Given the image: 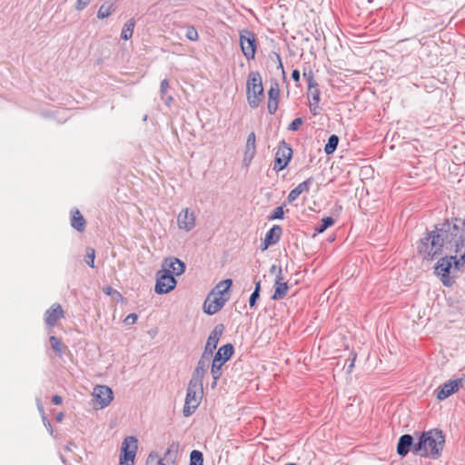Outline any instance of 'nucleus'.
<instances>
[{
	"label": "nucleus",
	"mask_w": 465,
	"mask_h": 465,
	"mask_svg": "<svg viewBox=\"0 0 465 465\" xmlns=\"http://www.w3.org/2000/svg\"><path fill=\"white\" fill-rule=\"evenodd\" d=\"M463 240L465 222L457 218L454 221L445 220L436 224L433 230L426 231L424 236L417 242V252L427 261L440 255L444 250L458 254L462 251Z\"/></svg>",
	"instance_id": "obj_1"
},
{
	"label": "nucleus",
	"mask_w": 465,
	"mask_h": 465,
	"mask_svg": "<svg viewBox=\"0 0 465 465\" xmlns=\"http://www.w3.org/2000/svg\"><path fill=\"white\" fill-rule=\"evenodd\" d=\"M445 443V435L438 429L423 431L412 449V453L423 458L437 460L440 457Z\"/></svg>",
	"instance_id": "obj_2"
},
{
	"label": "nucleus",
	"mask_w": 465,
	"mask_h": 465,
	"mask_svg": "<svg viewBox=\"0 0 465 465\" xmlns=\"http://www.w3.org/2000/svg\"><path fill=\"white\" fill-rule=\"evenodd\" d=\"M203 396V384L189 381L183 413L184 417L193 415L199 407Z\"/></svg>",
	"instance_id": "obj_3"
},
{
	"label": "nucleus",
	"mask_w": 465,
	"mask_h": 465,
	"mask_svg": "<svg viewBox=\"0 0 465 465\" xmlns=\"http://www.w3.org/2000/svg\"><path fill=\"white\" fill-rule=\"evenodd\" d=\"M246 91L249 105L257 108L263 97L262 76L258 71H252L248 74Z\"/></svg>",
	"instance_id": "obj_4"
},
{
	"label": "nucleus",
	"mask_w": 465,
	"mask_h": 465,
	"mask_svg": "<svg viewBox=\"0 0 465 465\" xmlns=\"http://www.w3.org/2000/svg\"><path fill=\"white\" fill-rule=\"evenodd\" d=\"M233 352V345L232 343H227L220 347L217 352L215 353L211 366V374L213 380L212 384L213 388H214L217 385V381L223 374V365L231 359Z\"/></svg>",
	"instance_id": "obj_5"
},
{
	"label": "nucleus",
	"mask_w": 465,
	"mask_h": 465,
	"mask_svg": "<svg viewBox=\"0 0 465 465\" xmlns=\"http://www.w3.org/2000/svg\"><path fill=\"white\" fill-rule=\"evenodd\" d=\"M452 257L440 258L434 266V274L445 287H451L455 283V275H451Z\"/></svg>",
	"instance_id": "obj_6"
},
{
	"label": "nucleus",
	"mask_w": 465,
	"mask_h": 465,
	"mask_svg": "<svg viewBox=\"0 0 465 465\" xmlns=\"http://www.w3.org/2000/svg\"><path fill=\"white\" fill-rule=\"evenodd\" d=\"M137 448V439L135 437L129 436L125 438L121 446L119 465H134Z\"/></svg>",
	"instance_id": "obj_7"
},
{
	"label": "nucleus",
	"mask_w": 465,
	"mask_h": 465,
	"mask_svg": "<svg viewBox=\"0 0 465 465\" xmlns=\"http://www.w3.org/2000/svg\"><path fill=\"white\" fill-rule=\"evenodd\" d=\"M240 45L242 52L247 60L254 59L257 50V41L253 32L248 29L241 31Z\"/></svg>",
	"instance_id": "obj_8"
},
{
	"label": "nucleus",
	"mask_w": 465,
	"mask_h": 465,
	"mask_svg": "<svg viewBox=\"0 0 465 465\" xmlns=\"http://www.w3.org/2000/svg\"><path fill=\"white\" fill-rule=\"evenodd\" d=\"M177 284L173 275H170L169 271L160 270L156 274V283L154 291L158 294L168 293L173 291Z\"/></svg>",
	"instance_id": "obj_9"
},
{
	"label": "nucleus",
	"mask_w": 465,
	"mask_h": 465,
	"mask_svg": "<svg viewBox=\"0 0 465 465\" xmlns=\"http://www.w3.org/2000/svg\"><path fill=\"white\" fill-rule=\"evenodd\" d=\"M229 300L226 297L210 292L203 302V312L208 315H213L221 311Z\"/></svg>",
	"instance_id": "obj_10"
},
{
	"label": "nucleus",
	"mask_w": 465,
	"mask_h": 465,
	"mask_svg": "<svg viewBox=\"0 0 465 465\" xmlns=\"http://www.w3.org/2000/svg\"><path fill=\"white\" fill-rule=\"evenodd\" d=\"M292 155V148L283 141L275 153L273 170L280 172L290 163Z\"/></svg>",
	"instance_id": "obj_11"
},
{
	"label": "nucleus",
	"mask_w": 465,
	"mask_h": 465,
	"mask_svg": "<svg viewBox=\"0 0 465 465\" xmlns=\"http://www.w3.org/2000/svg\"><path fill=\"white\" fill-rule=\"evenodd\" d=\"M223 324L220 323L215 325V327L211 331L207 339L204 351L203 352V355L208 356L210 358L213 356V351L217 348L218 342L223 333Z\"/></svg>",
	"instance_id": "obj_12"
},
{
	"label": "nucleus",
	"mask_w": 465,
	"mask_h": 465,
	"mask_svg": "<svg viewBox=\"0 0 465 465\" xmlns=\"http://www.w3.org/2000/svg\"><path fill=\"white\" fill-rule=\"evenodd\" d=\"M93 396L96 399L99 409L106 408L114 400L113 391L106 385H96L94 388Z\"/></svg>",
	"instance_id": "obj_13"
},
{
	"label": "nucleus",
	"mask_w": 465,
	"mask_h": 465,
	"mask_svg": "<svg viewBox=\"0 0 465 465\" xmlns=\"http://www.w3.org/2000/svg\"><path fill=\"white\" fill-rule=\"evenodd\" d=\"M196 216L193 210L183 209L177 216L179 229L190 232L195 227Z\"/></svg>",
	"instance_id": "obj_14"
},
{
	"label": "nucleus",
	"mask_w": 465,
	"mask_h": 465,
	"mask_svg": "<svg viewBox=\"0 0 465 465\" xmlns=\"http://www.w3.org/2000/svg\"><path fill=\"white\" fill-rule=\"evenodd\" d=\"M64 317V312L59 303H54L45 313V322L49 327H54L57 322Z\"/></svg>",
	"instance_id": "obj_15"
},
{
	"label": "nucleus",
	"mask_w": 465,
	"mask_h": 465,
	"mask_svg": "<svg viewBox=\"0 0 465 465\" xmlns=\"http://www.w3.org/2000/svg\"><path fill=\"white\" fill-rule=\"evenodd\" d=\"M162 269L169 271L170 275L179 276L183 273L185 264L180 259L175 257L166 258L162 265Z\"/></svg>",
	"instance_id": "obj_16"
},
{
	"label": "nucleus",
	"mask_w": 465,
	"mask_h": 465,
	"mask_svg": "<svg viewBox=\"0 0 465 465\" xmlns=\"http://www.w3.org/2000/svg\"><path fill=\"white\" fill-rule=\"evenodd\" d=\"M210 360V357L202 354L190 381L203 384V377L209 368Z\"/></svg>",
	"instance_id": "obj_17"
},
{
	"label": "nucleus",
	"mask_w": 465,
	"mask_h": 465,
	"mask_svg": "<svg viewBox=\"0 0 465 465\" xmlns=\"http://www.w3.org/2000/svg\"><path fill=\"white\" fill-rule=\"evenodd\" d=\"M289 286L286 282H284V277L282 276V269L279 268V272L275 278L274 282V292L272 296V300H282L288 292Z\"/></svg>",
	"instance_id": "obj_18"
},
{
	"label": "nucleus",
	"mask_w": 465,
	"mask_h": 465,
	"mask_svg": "<svg viewBox=\"0 0 465 465\" xmlns=\"http://www.w3.org/2000/svg\"><path fill=\"white\" fill-rule=\"evenodd\" d=\"M256 154V135L254 132L249 134L244 149L243 163L245 166L250 165Z\"/></svg>",
	"instance_id": "obj_19"
},
{
	"label": "nucleus",
	"mask_w": 465,
	"mask_h": 465,
	"mask_svg": "<svg viewBox=\"0 0 465 465\" xmlns=\"http://www.w3.org/2000/svg\"><path fill=\"white\" fill-rule=\"evenodd\" d=\"M460 380H452L444 383L436 390L437 399L443 401L458 391Z\"/></svg>",
	"instance_id": "obj_20"
},
{
	"label": "nucleus",
	"mask_w": 465,
	"mask_h": 465,
	"mask_svg": "<svg viewBox=\"0 0 465 465\" xmlns=\"http://www.w3.org/2000/svg\"><path fill=\"white\" fill-rule=\"evenodd\" d=\"M282 229L280 225H273L265 234L262 243V250L264 251L271 245L276 244L282 236Z\"/></svg>",
	"instance_id": "obj_21"
},
{
	"label": "nucleus",
	"mask_w": 465,
	"mask_h": 465,
	"mask_svg": "<svg viewBox=\"0 0 465 465\" xmlns=\"http://www.w3.org/2000/svg\"><path fill=\"white\" fill-rule=\"evenodd\" d=\"M414 444L411 435L404 434L401 436L397 444V453L401 457H405L411 450L412 451Z\"/></svg>",
	"instance_id": "obj_22"
},
{
	"label": "nucleus",
	"mask_w": 465,
	"mask_h": 465,
	"mask_svg": "<svg viewBox=\"0 0 465 465\" xmlns=\"http://www.w3.org/2000/svg\"><path fill=\"white\" fill-rule=\"evenodd\" d=\"M313 183V178L309 177L302 183H299L295 188H293L288 194V202H294L302 193H308L310 188Z\"/></svg>",
	"instance_id": "obj_23"
},
{
	"label": "nucleus",
	"mask_w": 465,
	"mask_h": 465,
	"mask_svg": "<svg viewBox=\"0 0 465 465\" xmlns=\"http://www.w3.org/2000/svg\"><path fill=\"white\" fill-rule=\"evenodd\" d=\"M71 226L79 232L85 230L86 221L78 209L71 212Z\"/></svg>",
	"instance_id": "obj_24"
},
{
	"label": "nucleus",
	"mask_w": 465,
	"mask_h": 465,
	"mask_svg": "<svg viewBox=\"0 0 465 465\" xmlns=\"http://www.w3.org/2000/svg\"><path fill=\"white\" fill-rule=\"evenodd\" d=\"M232 280L226 279V280L219 282L211 292H214L217 295H221V296L230 299L231 294H230L229 290L232 287Z\"/></svg>",
	"instance_id": "obj_25"
},
{
	"label": "nucleus",
	"mask_w": 465,
	"mask_h": 465,
	"mask_svg": "<svg viewBox=\"0 0 465 465\" xmlns=\"http://www.w3.org/2000/svg\"><path fill=\"white\" fill-rule=\"evenodd\" d=\"M135 26V21L134 18L129 19L124 25L122 29L121 33V38L124 40H129L134 34V29Z\"/></svg>",
	"instance_id": "obj_26"
},
{
	"label": "nucleus",
	"mask_w": 465,
	"mask_h": 465,
	"mask_svg": "<svg viewBox=\"0 0 465 465\" xmlns=\"http://www.w3.org/2000/svg\"><path fill=\"white\" fill-rule=\"evenodd\" d=\"M462 251L460 252V255L458 257L457 255H450L449 257H452V266L455 270L460 271V268L465 264V240L462 242Z\"/></svg>",
	"instance_id": "obj_27"
},
{
	"label": "nucleus",
	"mask_w": 465,
	"mask_h": 465,
	"mask_svg": "<svg viewBox=\"0 0 465 465\" xmlns=\"http://www.w3.org/2000/svg\"><path fill=\"white\" fill-rule=\"evenodd\" d=\"M338 143H339V137L336 134H331L329 137L328 142L324 146L325 153L327 155L333 153L335 152V150L337 149Z\"/></svg>",
	"instance_id": "obj_28"
},
{
	"label": "nucleus",
	"mask_w": 465,
	"mask_h": 465,
	"mask_svg": "<svg viewBox=\"0 0 465 465\" xmlns=\"http://www.w3.org/2000/svg\"><path fill=\"white\" fill-rule=\"evenodd\" d=\"M49 342H50L52 349L56 352V354L58 356L61 357L64 352L63 351L64 346H63L61 341L58 338H56L55 336L51 335L49 337Z\"/></svg>",
	"instance_id": "obj_29"
},
{
	"label": "nucleus",
	"mask_w": 465,
	"mask_h": 465,
	"mask_svg": "<svg viewBox=\"0 0 465 465\" xmlns=\"http://www.w3.org/2000/svg\"><path fill=\"white\" fill-rule=\"evenodd\" d=\"M114 12V5L112 4L106 5L104 4L100 6L97 12V17L100 19H104L112 15Z\"/></svg>",
	"instance_id": "obj_30"
},
{
	"label": "nucleus",
	"mask_w": 465,
	"mask_h": 465,
	"mask_svg": "<svg viewBox=\"0 0 465 465\" xmlns=\"http://www.w3.org/2000/svg\"><path fill=\"white\" fill-rule=\"evenodd\" d=\"M203 456L200 450H193L190 454V465H203Z\"/></svg>",
	"instance_id": "obj_31"
},
{
	"label": "nucleus",
	"mask_w": 465,
	"mask_h": 465,
	"mask_svg": "<svg viewBox=\"0 0 465 465\" xmlns=\"http://www.w3.org/2000/svg\"><path fill=\"white\" fill-rule=\"evenodd\" d=\"M334 223V220L331 217H324L321 221V224L315 228V231L319 233L323 232L329 227Z\"/></svg>",
	"instance_id": "obj_32"
},
{
	"label": "nucleus",
	"mask_w": 465,
	"mask_h": 465,
	"mask_svg": "<svg viewBox=\"0 0 465 465\" xmlns=\"http://www.w3.org/2000/svg\"><path fill=\"white\" fill-rule=\"evenodd\" d=\"M303 77L307 81L308 90L318 87V84L314 78V74L312 70L303 73Z\"/></svg>",
	"instance_id": "obj_33"
},
{
	"label": "nucleus",
	"mask_w": 465,
	"mask_h": 465,
	"mask_svg": "<svg viewBox=\"0 0 465 465\" xmlns=\"http://www.w3.org/2000/svg\"><path fill=\"white\" fill-rule=\"evenodd\" d=\"M308 98L310 102H314V104H319L321 100V91L319 87H315L308 90Z\"/></svg>",
	"instance_id": "obj_34"
},
{
	"label": "nucleus",
	"mask_w": 465,
	"mask_h": 465,
	"mask_svg": "<svg viewBox=\"0 0 465 465\" xmlns=\"http://www.w3.org/2000/svg\"><path fill=\"white\" fill-rule=\"evenodd\" d=\"M186 37L190 41H196L199 38V35L194 26L189 25L186 27Z\"/></svg>",
	"instance_id": "obj_35"
},
{
	"label": "nucleus",
	"mask_w": 465,
	"mask_h": 465,
	"mask_svg": "<svg viewBox=\"0 0 465 465\" xmlns=\"http://www.w3.org/2000/svg\"><path fill=\"white\" fill-rule=\"evenodd\" d=\"M94 258L95 252L93 248H88L86 250V263L91 267L94 268Z\"/></svg>",
	"instance_id": "obj_36"
},
{
	"label": "nucleus",
	"mask_w": 465,
	"mask_h": 465,
	"mask_svg": "<svg viewBox=\"0 0 465 465\" xmlns=\"http://www.w3.org/2000/svg\"><path fill=\"white\" fill-rule=\"evenodd\" d=\"M284 212L282 206L276 207L269 216V220L283 219Z\"/></svg>",
	"instance_id": "obj_37"
},
{
	"label": "nucleus",
	"mask_w": 465,
	"mask_h": 465,
	"mask_svg": "<svg viewBox=\"0 0 465 465\" xmlns=\"http://www.w3.org/2000/svg\"><path fill=\"white\" fill-rule=\"evenodd\" d=\"M279 93H280V91H279L278 84L272 85L268 92L269 99H272V100L278 99Z\"/></svg>",
	"instance_id": "obj_38"
},
{
	"label": "nucleus",
	"mask_w": 465,
	"mask_h": 465,
	"mask_svg": "<svg viewBox=\"0 0 465 465\" xmlns=\"http://www.w3.org/2000/svg\"><path fill=\"white\" fill-rule=\"evenodd\" d=\"M302 123H303L302 118L297 117L289 124L288 130L297 131V130H299V128L301 127Z\"/></svg>",
	"instance_id": "obj_39"
},
{
	"label": "nucleus",
	"mask_w": 465,
	"mask_h": 465,
	"mask_svg": "<svg viewBox=\"0 0 465 465\" xmlns=\"http://www.w3.org/2000/svg\"><path fill=\"white\" fill-rule=\"evenodd\" d=\"M278 109V99L272 100L268 99V111L270 114H273Z\"/></svg>",
	"instance_id": "obj_40"
},
{
	"label": "nucleus",
	"mask_w": 465,
	"mask_h": 465,
	"mask_svg": "<svg viewBox=\"0 0 465 465\" xmlns=\"http://www.w3.org/2000/svg\"><path fill=\"white\" fill-rule=\"evenodd\" d=\"M169 87H170L169 81L167 79H163L161 82V86H160L161 98H164V94L167 93V90L169 89Z\"/></svg>",
	"instance_id": "obj_41"
},
{
	"label": "nucleus",
	"mask_w": 465,
	"mask_h": 465,
	"mask_svg": "<svg viewBox=\"0 0 465 465\" xmlns=\"http://www.w3.org/2000/svg\"><path fill=\"white\" fill-rule=\"evenodd\" d=\"M91 1L92 0H77L75 4V9L77 11L84 10L91 3Z\"/></svg>",
	"instance_id": "obj_42"
},
{
	"label": "nucleus",
	"mask_w": 465,
	"mask_h": 465,
	"mask_svg": "<svg viewBox=\"0 0 465 465\" xmlns=\"http://www.w3.org/2000/svg\"><path fill=\"white\" fill-rule=\"evenodd\" d=\"M259 298H260V292L253 291L249 299L250 307H253L256 304V302Z\"/></svg>",
	"instance_id": "obj_43"
},
{
	"label": "nucleus",
	"mask_w": 465,
	"mask_h": 465,
	"mask_svg": "<svg viewBox=\"0 0 465 465\" xmlns=\"http://www.w3.org/2000/svg\"><path fill=\"white\" fill-rule=\"evenodd\" d=\"M137 314L135 313H130L129 315L126 316V318L124 319V323L128 324V325H132L134 323H135V322L137 321Z\"/></svg>",
	"instance_id": "obj_44"
},
{
	"label": "nucleus",
	"mask_w": 465,
	"mask_h": 465,
	"mask_svg": "<svg viewBox=\"0 0 465 465\" xmlns=\"http://www.w3.org/2000/svg\"><path fill=\"white\" fill-rule=\"evenodd\" d=\"M104 293L107 295L116 294L119 297H122L121 293L115 290H114L112 287L107 286L104 289Z\"/></svg>",
	"instance_id": "obj_45"
},
{
	"label": "nucleus",
	"mask_w": 465,
	"mask_h": 465,
	"mask_svg": "<svg viewBox=\"0 0 465 465\" xmlns=\"http://www.w3.org/2000/svg\"><path fill=\"white\" fill-rule=\"evenodd\" d=\"M301 74L298 69H294L292 73V78L298 85V83L300 82Z\"/></svg>",
	"instance_id": "obj_46"
},
{
	"label": "nucleus",
	"mask_w": 465,
	"mask_h": 465,
	"mask_svg": "<svg viewBox=\"0 0 465 465\" xmlns=\"http://www.w3.org/2000/svg\"><path fill=\"white\" fill-rule=\"evenodd\" d=\"M319 104H314V102H310V111L313 115H316L318 114V106Z\"/></svg>",
	"instance_id": "obj_47"
},
{
	"label": "nucleus",
	"mask_w": 465,
	"mask_h": 465,
	"mask_svg": "<svg viewBox=\"0 0 465 465\" xmlns=\"http://www.w3.org/2000/svg\"><path fill=\"white\" fill-rule=\"evenodd\" d=\"M52 402L54 404V405H60L62 404L63 402V399L61 396L59 395H54L52 397Z\"/></svg>",
	"instance_id": "obj_48"
},
{
	"label": "nucleus",
	"mask_w": 465,
	"mask_h": 465,
	"mask_svg": "<svg viewBox=\"0 0 465 465\" xmlns=\"http://www.w3.org/2000/svg\"><path fill=\"white\" fill-rule=\"evenodd\" d=\"M162 100H163L164 104L169 106L173 102V97L165 94L164 98H162Z\"/></svg>",
	"instance_id": "obj_49"
},
{
	"label": "nucleus",
	"mask_w": 465,
	"mask_h": 465,
	"mask_svg": "<svg viewBox=\"0 0 465 465\" xmlns=\"http://www.w3.org/2000/svg\"><path fill=\"white\" fill-rule=\"evenodd\" d=\"M254 283H255L254 292H261V281L255 279Z\"/></svg>",
	"instance_id": "obj_50"
},
{
	"label": "nucleus",
	"mask_w": 465,
	"mask_h": 465,
	"mask_svg": "<svg viewBox=\"0 0 465 465\" xmlns=\"http://www.w3.org/2000/svg\"><path fill=\"white\" fill-rule=\"evenodd\" d=\"M43 420H44V423L45 426H48L49 429H50V432L52 433V427H51V423L49 422V420L45 418V416L44 415L43 416Z\"/></svg>",
	"instance_id": "obj_51"
},
{
	"label": "nucleus",
	"mask_w": 465,
	"mask_h": 465,
	"mask_svg": "<svg viewBox=\"0 0 465 465\" xmlns=\"http://www.w3.org/2000/svg\"><path fill=\"white\" fill-rule=\"evenodd\" d=\"M277 58H278V60H279V65H278V67L282 69V74H284L283 65H282V60H281L280 55H277Z\"/></svg>",
	"instance_id": "obj_52"
},
{
	"label": "nucleus",
	"mask_w": 465,
	"mask_h": 465,
	"mask_svg": "<svg viewBox=\"0 0 465 465\" xmlns=\"http://www.w3.org/2000/svg\"><path fill=\"white\" fill-rule=\"evenodd\" d=\"M56 420L57 421H62L63 419H64V413L63 412H59L57 415H56Z\"/></svg>",
	"instance_id": "obj_53"
},
{
	"label": "nucleus",
	"mask_w": 465,
	"mask_h": 465,
	"mask_svg": "<svg viewBox=\"0 0 465 465\" xmlns=\"http://www.w3.org/2000/svg\"><path fill=\"white\" fill-rule=\"evenodd\" d=\"M354 367V359L351 361V363H349L347 369H348V371H351L352 368Z\"/></svg>",
	"instance_id": "obj_54"
},
{
	"label": "nucleus",
	"mask_w": 465,
	"mask_h": 465,
	"mask_svg": "<svg viewBox=\"0 0 465 465\" xmlns=\"http://www.w3.org/2000/svg\"><path fill=\"white\" fill-rule=\"evenodd\" d=\"M157 465H171L169 462H165L163 459L158 460Z\"/></svg>",
	"instance_id": "obj_55"
},
{
	"label": "nucleus",
	"mask_w": 465,
	"mask_h": 465,
	"mask_svg": "<svg viewBox=\"0 0 465 465\" xmlns=\"http://www.w3.org/2000/svg\"><path fill=\"white\" fill-rule=\"evenodd\" d=\"M38 409L39 411L44 414V408L43 406L41 405L40 401H38Z\"/></svg>",
	"instance_id": "obj_56"
},
{
	"label": "nucleus",
	"mask_w": 465,
	"mask_h": 465,
	"mask_svg": "<svg viewBox=\"0 0 465 465\" xmlns=\"http://www.w3.org/2000/svg\"><path fill=\"white\" fill-rule=\"evenodd\" d=\"M71 445H72L71 443L67 444V445L65 446V450H68V451H70V450H71Z\"/></svg>",
	"instance_id": "obj_57"
},
{
	"label": "nucleus",
	"mask_w": 465,
	"mask_h": 465,
	"mask_svg": "<svg viewBox=\"0 0 465 465\" xmlns=\"http://www.w3.org/2000/svg\"><path fill=\"white\" fill-rule=\"evenodd\" d=\"M275 269H276V266H275V265H272V266L271 267V272H273Z\"/></svg>",
	"instance_id": "obj_58"
},
{
	"label": "nucleus",
	"mask_w": 465,
	"mask_h": 465,
	"mask_svg": "<svg viewBox=\"0 0 465 465\" xmlns=\"http://www.w3.org/2000/svg\"><path fill=\"white\" fill-rule=\"evenodd\" d=\"M373 0H368L369 3H372Z\"/></svg>",
	"instance_id": "obj_59"
}]
</instances>
